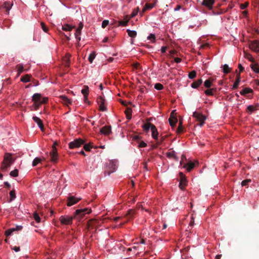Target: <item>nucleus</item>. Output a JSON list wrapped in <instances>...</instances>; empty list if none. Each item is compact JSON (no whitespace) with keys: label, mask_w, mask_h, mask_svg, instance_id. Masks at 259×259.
<instances>
[{"label":"nucleus","mask_w":259,"mask_h":259,"mask_svg":"<svg viewBox=\"0 0 259 259\" xmlns=\"http://www.w3.org/2000/svg\"><path fill=\"white\" fill-rule=\"evenodd\" d=\"M13 163V160L11 157V154L9 153H6L4 156V159L1 165L2 171L3 172L7 171Z\"/></svg>","instance_id":"nucleus-1"},{"label":"nucleus","mask_w":259,"mask_h":259,"mask_svg":"<svg viewBox=\"0 0 259 259\" xmlns=\"http://www.w3.org/2000/svg\"><path fill=\"white\" fill-rule=\"evenodd\" d=\"M118 161L117 160H112L107 165L105 170V176H109L110 174L115 171L117 168Z\"/></svg>","instance_id":"nucleus-2"},{"label":"nucleus","mask_w":259,"mask_h":259,"mask_svg":"<svg viewBox=\"0 0 259 259\" xmlns=\"http://www.w3.org/2000/svg\"><path fill=\"white\" fill-rule=\"evenodd\" d=\"M193 116L196 119L197 121L199 122L198 125L200 126H202L204 124V121L206 119V117L202 114L195 111L193 113Z\"/></svg>","instance_id":"nucleus-3"},{"label":"nucleus","mask_w":259,"mask_h":259,"mask_svg":"<svg viewBox=\"0 0 259 259\" xmlns=\"http://www.w3.org/2000/svg\"><path fill=\"white\" fill-rule=\"evenodd\" d=\"M56 143H54L52 146V151L50 153L51 157V161L54 163H56L58 160L57 150L56 147Z\"/></svg>","instance_id":"nucleus-4"},{"label":"nucleus","mask_w":259,"mask_h":259,"mask_svg":"<svg viewBox=\"0 0 259 259\" xmlns=\"http://www.w3.org/2000/svg\"><path fill=\"white\" fill-rule=\"evenodd\" d=\"M85 143L84 141L81 139H76L73 141L69 143V147L70 149H74L80 147Z\"/></svg>","instance_id":"nucleus-5"},{"label":"nucleus","mask_w":259,"mask_h":259,"mask_svg":"<svg viewBox=\"0 0 259 259\" xmlns=\"http://www.w3.org/2000/svg\"><path fill=\"white\" fill-rule=\"evenodd\" d=\"M197 164L198 162L197 161H192L189 160L187 162H186V163H184L182 167L186 169V170L188 172H190L194 168V167Z\"/></svg>","instance_id":"nucleus-6"},{"label":"nucleus","mask_w":259,"mask_h":259,"mask_svg":"<svg viewBox=\"0 0 259 259\" xmlns=\"http://www.w3.org/2000/svg\"><path fill=\"white\" fill-rule=\"evenodd\" d=\"M250 49L255 52H259V41L257 40L251 41L249 45Z\"/></svg>","instance_id":"nucleus-7"},{"label":"nucleus","mask_w":259,"mask_h":259,"mask_svg":"<svg viewBox=\"0 0 259 259\" xmlns=\"http://www.w3.org/2000/svg\"><path fill=\"white\" fill-rule=\"evenodd\" d=\"M97 103L99 105V110L102 111L106 110V108L104 105L105 99L101 96L97 99Z\"/></svg>","instance_id":"nucleus-8"},{"label":"nucleus","mask_w":259,"mask_h":259,"mask_svg":"<svg viewBox=\"0 0 259 259\" xmlns=\"http://www.w3.org/2000/svg\"><path fill=\"white\" fill-rule=\"evenodd\" d=\"M100 133L104 135H109L111 133V126L110 125H105L100 129Z\"/></svg>","instance_id":"nucleus-9"},{"label":"nucleus","mask_w":259,"mask_h":259,"mask_svg":"<svg viewBox=\"0 0 259 259\" xmlns=\"http://www.w3.org/2000/svg\"><path fill=\"white\" fill-rule=\"evenodd\" d=\"M174 112V111L171 112L170 117L168 119L169 124L171 127H175L176 123L178 122L177 118L173 116Z\"/></svg>","instance_id":"nucleus-10"},{"label":"nucleus","mask_w":259,"mask_h":259,"mask_svg":"<svg viewBox=\"0 0 259 259\" xmlns=\"http://www.w3.org/2000/svg\"><path fill=\"white\" fill-rule=\"evenodd\" d=\"M214 1L215 0H203L202 5L210 10L212 8Z\"/></svg>","instance_id":"nucleus-11"},{"label":"nucleus","mask_w":259,"mask_h":259,"mask_svg":"<svg viewBox=\"0 0 259 259\" xmlns=\"http://www.w3.org/2000/svg\"><path fill=\"white\" fill-rule=\"evenodd\" d=\"M32 119L37 124L41 131H43L44 130V126L42 120L36 116H33Z\"/></svg>","instance_id":"nucleus-12"},{"label":"nucleus","mask_w":259,"mask_h":259,"mask_svg":"<svg viewBox=\"0 0 259 259\" xmlns=\"http://www.w3.org/2000/svg\"><path fill=\"white\" fill-rule=\"evenodd\" d=\"M13 4L10 3L8 2H5L1 6V9H5L7 14L9 13V11L11 9Z\"/></svg>","instance_id":"nucleus-13"},{"label":"nucleus","mask_w":259,"mask_h":259,"mask_svg":"<svg viewBox=\"0 0 259 259\" xmlns=\"http://www.w3.org/2000/svg\"><path fill=\"white\" fill-rule=\"evenodd\" d=\"M32 98V100L34 103H39L41 101V95L39 93H35L33 95Z\"/></svg>","instance_id":"nucleus-14"},{"label":"nucleus","mask_w":259,"mask_h":259,"mask_svg":"<svg viewBox=\"0 0 259 259\" xmlns=\"http://www.w3.org/2000/svg\"><path fill=\"white\" fill-rule=\"evenodd\" d=\"M154 126V125L150 122H148L146 123H144L142 125V127L143 128L144 131L146 133H147L149 131L150 128L151 130L152 129V126Z\"/></svg>","instance_id":"nucleus-15"},{"label":"nucleus","mask_w":259,"mask_h":259,"mask_svg":"<svg viewBox=\"0 0 259 259\" xmlns=\"http://www.w3.org/2000/svg\"><path fill=\"white\" fill-rule=\"evenodd\" d=\"M151 131L152 132V137L153 138L156 140H158V133L156 126L155 125L152 126V129Z\"/></svg>","instance_id":"nucleus-16"},{"label":"nucleus","mask_w":259,"mask_h":259,"mask_svg":"<svg viewBox=\"0 0 259 259\" xmlns=\"http://www.w3.org/2000/svg\"><path fill=\"white\" fill-rule=\"evenodd\" d=\"M70 57H71V55L69 54H67L65 55V56L63 58L64 63L66 67L69 66V64L70 63Z\"/></svg>","instance_id":"nucleus-17"},{"label":"nucleus","mask_w":259,"mask_h":259,"mask_svg":"<svg viewBox=\"0 0 259 259\" xmlns=\"http://www.w3.org/2000/svg\"><path fill=\"white\" fill-rule=\"evenodd\" d=\"M60 99L63 103H64L67 105L71 104V100L65 96H61Z\"/></svg>","instance_id":"nucleus-18"},{"label":"nucleus","mask_w":259,"mask_h":259,"mask_svg":"<svg viewBox=\"0 0 259 259\" xmlns=\"http://www.w3.org/2000/svg\"><path fill=\"white\" fill-rule=\"evenodd\" d=\"M81 92V93L83 95L84 99H87V97H88L89 93V87L87 85H84Z\"/></svg>","instance_id":"nucleus-19"},{"label":"nucleus","mask_w":259,"mask_h":259,"mask_svg":"<svg viewBox=\"0 0 259 259\" xmlns=\"http://www.w3.org/2000/svg\"><path fill=\"white\" fill-rule=\"evenodd\" d=\"M202 83V79H199L197 80L194 81L191 84V87L194 89H197Z\"/></svg>","instance_id":"nucleus-20"},{"label":"nucleus","mask_w":259,"mask_h":259,"mask_svg":"<svg viewBox=\"0 0 259 259\" xmlns=\"http://www.w3.org/2000/svg\"><path fill=\"white\" fill-rule=\"evenodd\" d=\"M253 93V90L249 88H246L240 91V93L241 95L245 96L247 94Z\"/></svg>","instance_id":"nucleus-21"},{"label":"nucleus","mask_w":259,"mask_h":259,"mask_svg":"<svg viewBox=\"0 0 259 259\" xmlns=\"http://www.w3.org/2000/svg\"><path fill=\"white\" fill-rule=\"evenodd\" d=\"M250 67L252 70L256 73H259V65L256 63L253 62L250 65Z\"/></svg>","instance_id":"nucleus-22"},{"label":"nucleus","mask_w":259,"mask_h":259,"mask_svg":"<svg viewBox=\"0 0 259 259\" xmlns=\"http://www.w3.org/2000/svg\"><path fill=\"white\" fill-rule=\"evenodd\" d=\"M240 81V74L239 73L237 75V79L233 84L232 89H237L239 85Z\"/></svg>","instance_id":"nucleus-23"},{"label":"nucleus","mask_w":259,"mask_h":259,"mask_svg":"<svg viewBox=\"0 0 259 259\" xmlns=\"http://www.w3.org/2000/svg\"><path fill=\"white\" fill-rule=\"evenodd\" d=\"M154 6V5L153 4H149L147 3L146 4L145 7L142 10V13H144L145 12H146L148 10H151L152 9Z\"/></svg>","instance_id":"nucleus-24"},{"label":"nucleus","mask_w":259,"mask_h":259,"mask_svg":"<svg viewBox=\"0 0 259 259\" xmlns=\"http://www.w3.org/2000/svg\"><path fill=\"white\" fill-rule=\"evenodd\" d=\"M16 69H17L18 71V76H19L21 73H22L24 71V67L22 64H19L16 65Z\"/></svg>","instance_id":"nucleus-25"},{"label":"nucleus","mask_w":259,"mask_h":259,"mask_svg":"<svg viewBox=\"0 0 259 259\" xmlns=\"http://www.w3.org/2000/svg\"><path fill=\"white\" fill-rule=\"evenodd\" d=\"M31 75L29 74H26L21 77V81L23 82H28L30 81Z\"/></svg>","instance_id":"nucleus-26"},{"label":"nucleus","mask_w":259,"mask_h":259,"mask_svg":"<svg viewBox=\"0 0 259 259\" xmlns=\"http://www.w3.org/2000/svg\"><path fill=\"white\" fill-rule=\"evenodd\" d=\"M126 32H127L128 35L132 38H135L137 36V32L135 30L127 29Z\"/></svg>","instance_id":"nucleus-27"},{"label":"nucleus","mask_w":259,"mask_h":259,"mask_svg":"<svg viewBox=\"0 0 259 259\" xmlns=\"http://www.w3.org/2000/svg\"><path fill=\"white\" fill-rule=\"evenodd\" d=\"M132 110L131 108H127L125 110V114L128 119H130L132 118Z\"/></svg>","instance_id":"nucleus-28"},{"label":"nucleus","mask_w":259,"mask_h":259,"mask_svg":"<svg viewBox=\"0 0 259 259\" xmlns=\"http://www.w3.org/2000/svg\"><path fill=\"white\" fill-rule=\"evenodd\" d=\"M216 89H210L205 91V94L207 96H213V92H215Z\"/></svg>","instance_id":"nucleus-29"},{"label":"nucleus","mask_w":259,"mask_h":259,"mask_svg":"<svg viewBox=\"0 0 259 259\" xmlns=\"http://www.w3.org/2000/svg\"><path fill=\"white\" fill-rule=\"evenodd\" d=\"M204 85L206 88H209L212 85V80L210 79L206 80L204 82Z\"/></svg>","instance_id":"nucleus-30"},{"label":"nucleus","mask_w":259,"mask_h":259,"mask_svg":"<svg viewBox=\"0 0 259 259\" xmlns=\"http://www.w3.org/2000/svg\"><path fill=\"white\" fill-rule=\"evenodd\" d=\"M73 28V27H72L68 24H66L64 26H62V29L64 31H70Z\"/></svg>","instance_id":"nucleus-31"},{"label":"nucleus","mask_w":259,"mask_h":259,"mask_svg":"<svg viewBox=\"0 0 259 259\" xmlns=\"http://www.w3.org/2000/svg\"><path fill=\"white\" fill-rule=\"evenodd\" d=\"M93 143H90L89 144H85L84 145V149L86 151H90V150H91V148H93Z\"/></svg>","instance_id":"nucleus-32"},{"label":"nucleus","mask_w":259,"mask_h":259,"mask_svg":"<svg viewBox=\"0 0 259 259\" xmlns=\"http://www.w3.org/2000/svg\"><path fill=\"white\" fill-rule=\"evenodd\" d=\"M244 57L248 59L250 61H251L252 62H253L254 61V59L251 57V55L245 51H244Z\"/></svg>","instance_id":"nucleus-33"},{"label":"nucleus","mask_w":259,"mask_h":259,"mask_svg":"<svg viewBox=\"0 0 259 259\" xmlns=\"http://www.w3.org/2000/svg\"><path fill=\"white\" fill-rule=\"evenodd\" d=\"M256 110V108L253 105H249L247 108V111L248 113L251 114L253 111Z\"/></svg>","instance_id":"nucleus-34"},{"label":"nucleus","mask_w":259,"mask_h":259,"mask_svg":"<svg viewBox=\"0 0 259 259\" xmlns=\"http://www.w3.org/2000/svg\"><path fill=\"white\" fill-rule=\"evenodd\" d=\"M223 69L224 73L225 74H227L230 72V68L227 64H225L223 66Z\"/></svg>","instance_id":"nucleus-35"},{"label":"nucleus","mask_w":259,"mask_h":259,"mask_svg":"<svg viewBox=\"0 0 259 259\" xmlns=\"http://www.w3.org/2000/svg\"><path fill=\"white\" fill-rule=\"evenodd\" d=\"M10 176L12 177H16L18 176V170L17 169H15L11 171L10 173Z\"/></svg>","instance_id":"nucleus-36"},{"label":"nucleus","mask_w":259,"mask_h":259,"mask_svg":"<svg viewBox=\"0 0 259 259\" xmlns=\"http://www.w3.org/2000/svg\"><path fill=\"white\" fill-rule=\"evenodd\" d=\"M41 159L38 157H36L32 162V166H36L41 161Z\"/></svg>","instance_id":"nucleus-37"},{"label":"nucleus","mask_w":259,"mask_h":259,"mask_svg":"<svg viewBox=\"0 0 259 259\" xmlns=\"http://www.w3.org/2000/svg\"><path fill=\"white\" fill-rule=\"evenodd\" d=\"M188 160L186 158V157L185 155H182L181 156V160L180 161V164L182 166L184 163L187 162Z\"/></svg>","instance_id":"nucleus-38"},{"label":"nucleus","mask_w":259,"mask_h":259,"mask_svg":"<svg viewBox=\"0 0 259 259\" xmlns=\"http://www.w3.org/2000/svg\"><path fill=\"white\" fill-rule=\"evenodd\" d=\"M128 21H129V19H126V20H124V21H123V20L119 21L118 22V25L125 26H126L127 25Z\"/></svg>","instance_id":"nucleus-39"},{"label":"nucleus","mask_w":259,"mask_h":259,"mask_svg":"<svg viewBox=\"0 0 259 259\" xmlns=\"http://www.w3.org/2000/svg\"><path fill=\"white\" fill-rule=\"evenodd\" d=\"M196 72L194 70L192 71L188 74L189 78L190 79H194L196 77Z\"/></svg>","instance_id":"nucleus-40"},{"label":"nucleus","mask_w":259,"mask_h":259,"mask_svg":"<svg viewBox=\"0 0 259 259\" xmlns=\"http://www.w3.org/2000/svg\"><path fill=\"white\" fill-rule=\"evenodd\" d=\"M154 88L157 90H161L163 89V85L160 83H157L155 84Z\"/></svg>","instance_id":"nucleus-41"},{"label":"nucleus","mask_w":259,"mask_h":259,"mask_svg":"<svg viewBox=\"0 0 259 259\" xmlns=\"http://www.w3.org/2000/svg\"><path fill=\"white\" fill-rule=\"evenodd\" d=\"M139 11V8H137L136 9L134 10V11H133L131 15L130 18H133L135 16H136L138 14Z\"/></svg>","instance_id":"nucleus-42"},{"label":"nucleus","mask_w":259,"mask_h":259,"mask_svg":"<svg viewBox=\"0 0 259 259\" xmlns=\"http://www.w3.org/2000/svg\"><path fill=\"white\" fill-rule=\"evenodd\" d=\"M96 55L94 53H91L89 57V61L92 63L95 59Z\"/></svg>","instance_id":"nucleus-43"},{"label":"nucleus","mask_w":259,"mask_h":259,"mask_svg":"<svg viewBox=\"0 0 259 259\" xmlns=\"http://www.w3.org/2000/svg\"><path fill=\"white\" fill-rule=\"evenodd\" d=\"M147 39L150 40L152 42L155 40V36L154 34L151 33L147 37Z\"/></svg>","instance_id":"nucleus-44"},{"label":"nucleus","mask_w":259,"mask_h":259,"mask_svg":"<svg viewBox=\"0 0 259 259\" xmlns=\"http://www.w3.org/2000/svg\"><path fill=\"white\" fill-rule=\"evenodd\" d=\"M177 131L178 133H181L183 132V125L182 121H180L179 125L177 130Z\"/></svg>","instance_id":"nucleus-45"},{"label":"nucleus","mask_w":259,"mask_h":259,"mask_svg":"<svg viewBox=\"0 0 259 259\" xmlns=\"http://www.w3.org/2000/svg\"><path fill=\"white\" fill-rule=\"evenodd\" d=\"M40 25H41V28L45 32H47L48 31V28L47 27V26L46 25V24L44 23V22H41L40 23Z\"/></svg>","instance_id":"nucleus-46"},{"label":"nucleus","mask_w":259,"mask_h":259,"mask_svg":"<svg viewBox=\"0 0 259 259\" xmlns=\"http://www.w3.org/2000/svg\"><path fill=\"white\" fill-rule=\"evenodd\" d=\"M41 105V103H34L33 105V106L34 107V110H37L39 108L40 106Z\"/></svg>","instance_id":"nucleus-47"},{"label":"nucleus","mask_w":259,"mask_h":259,"mask_svg":"<svg viewBox=\"0 0 259 259\" xmlns=\"http://www.w3.org/2000/svg\"><path fill=\"white\" fill-rule=\"evenodd\" d=\"M109 24V21L107 20H105L102 22V28H105Z\"/></svg>","instance_id":"nucleus-48"},{"label":"nucleus","mask_w":259,"mask_h":259,"mask_svg":"<svg viewBox=\"0 0 259 259\" xmlns=\"http://www.w3.org/2000/svg\"><path fill=\"white\" fill-rule=\"evenodd\" d=\"M165 137H166V136H162V137H161V138H160V139L159 140L158 139V140H157V144L158 145L161 144L163 142V141L165 139Z\"/></svg>","instance_id":"nucleus-49"},{"label":"nucleus","mask_w":259,"mask_h":259,"mask_svg":"<svg viewBox=\"0 0 259 259\" xmlns=\"http://www.w3.org/2000/svg\"><path fill=\"white\" fill-rule=\"evenodd\" d=\"M167 155L169 157H174L175 159L176 158V156L175 155L174 152H168L167 153Z\"/></svg>","instance_id":"nucleus-50"},{"label":"nucleus","mask_w":259,"mask_h":259,"mask_svg":"<svg viewBox=\"0 0 259 259\" xmlns=\"http://www.w3.org/2000/svg\"><path fill=\"white\" fill-rule=\"evenodd\" d=\"M48 101V98L47 97L41 98V101L40 102L41 104H46Z\"/></svg>","instance_id":"nucleus-51"},{"label":"nucleus","mask_w":259,"mask_h":259,"mask_svg":"<svg viewBox=\"0 0 259 259\" xmlns=\"http://www.w3.org/2000/svg\"><path fill=\"white\" fill-rule=\"evenodd\" d=\"M146 146L147 144L143 141H142L139 143V147H145Z\"/></svg>","instance_id":"nucleus-52"},{"label":"nucleus","mask_w":259,"mask_h":259,"mask_svg":"<svg viewBox=\"0 0 259 259\" xmlns=\"http://www.w3.org/2000/svg\"><path fill=\"white\" fill-rule=\"evenodd\" d=\"M81 30H77L76 29V32L75 33V37H77V36H80V34H81Z\"/></svg>","instance_id":"nucleus-53"},{"label":"nucleus","mask_w":259,"mask_h":259,"mask_svg":"<svg viewBox=\"0 0 259 259\" xmlns=\"http://www.w3.org/2000/svg\"><path fill=\"white\" fill-rule=\"evenodd\" d=\"M83 24L80 22L79 23V26H78V28H77V29L81 31V30H82V29L83 28Z\"/></svg>","instance_id":"nucleus-54"},{"label":"nucleus","mask_w":259,"mask_h":259,"mask_svg":"<svg viewBox=\"0 0 259 259\" xmlns=\"http://www.w3.org/2000/svg\"><path fill=\"white\" fill-rule=\"evenodd\" d=\"M181 61H182V60L180 58L177 57V58H175V62L177 63L181 62Z\"/></svg>","instance_id":"nucleus-55"},{"label":"nucleus","mask_w":259,"mask_h":259,"mask_svg":"<svg viewBox=\"0 0 259 259\" xmlns=\"http://www.w3.org/2000/svg\"><path fill=\"white\" fill-rule=\"evenodd\" d=\"M238 68L240 70V72H242L244 69V67H243L241 64H240L238 65Z\"/></svg>","instance_id":"nucleus-56"},{"label":"nucleus","mask_w":259,"mask_h":259,"mask_svg":"<svg viewBox=\"0 0 259 259\" xmlns=\"http://www.w3.org/2000/svg\"><path fill=\"white\" fill-rule=\"evenodd\" d=\"M167 48L166 47H162L161 49V51L162 53H165L166 51Z\"/></svg>","instance_id":"nucleus-57"},{"label":"nucleus","mask_w":259,"mask_h":259,"mask_svg":"<svg viewBox=\"0 0 259 259\" xmlns=\"http://www.w3.org/2000/svg\"><path fill=\"white\" fill-rule=\"evenodd\" d=\"M182 7L181 5H177V7L175 8L174 10L175 11H177L180 10L181 9Z\"/></svg>","instance_id":"nucleus-58"},{"label":"nucleus","mask_w":259,"mask_h":259,"mask_svg":"<svg viewBox=\"0 0 259 259\" xmlns=\"http://www.w3.org/2000/svg\"><path fill=\"white\" fill-rule=\"evenodd\" d=\"M179 175H180V178H186L185 176L184 175V174L182 172H180Z\"/></svg>","instance_id":"nucleus-59"},{"label":"nucleus","mask_w":259,"mask_h":259,"mask_svg":"<svg viewBox=\"0 0 259 259\" xmlns=\"http://www.w3.org/2000/svg\"><path fill=\"white\" fill-rule=\"evenodd\" d=\"M247 6H248V4L241 5V9H244L247 7Z\"/></svg>","instance_id":"nucleus-60"},{"label":"nucleus","mask_w":259,"mask_h":259,"mask_svg":"<svg viewBox=\"0 0 259 259\" xmlns=\"http://www.w3.org/2000/svg\"><path fill=\"white\" fill-rule=\"evenodd\" d=\"M209 47V45L207 44H205L204 45H201L200 46V48H205V47Z\"/></svg>","instance_id":"nucleus-61"},{"label":"nucleus","mask_w":259,"mask_h":259,"mask_svg":"<svg viewBox=\"0 0 259 259\" xmlns=\"http://www.w3.org/2000/svg\"><path fill=\"white\" fill-rule=\"evenodd\" d=\"M140 66V64L138 63H136L134 64V67L136 69H138Z\"/></svg>","instance_id":"nucleus-62"},{"label":"nucleus","mask_w":259,"mask_h":259,"mask_svg":"<svg viewBox=\"0 0 259 259\" xmlns=\"http://www.w3.org/2000/svg\"><path fill=\"white\" fill-rule=\"evenodd\" d=\"M108 37H105V38H104V39L103 40V41L104 42H107V41H108Z\"/></svg>","instance_id":"nucleus-63"},{"label":"nucleus","mask_w":259,"mask_h":259,"mask_svg":"<svg viewBox=\"0 0 259 259\" xmlns=\"http://www.w3.org/2000/svg\"><path fill=\"white\" fill-rule=\"evenodd\" d=\"M79 153L83 156H85V152L83 151V150H81Z\"/></svg>","instance_id":"nucleus-64"}]
</instances>
